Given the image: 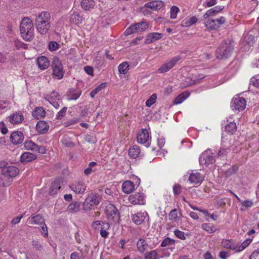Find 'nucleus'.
Wrapping results in <instances>:
<instances>
[{
  "instance_id": "0eeeda50",
  "label": "nucleus",
  "mask_w": 259,
  "mask_h": 259,
  "mask_svg": "<svg viewBox=\"0 0 259 259\" xmlns=\"http://www.w3.org/2000/svg\"><path fill=\"white\" fill-rule=\"evenodd\" d=\"M52 68L53 75L58 79L63 78L64 71L61 61L59 58L54 57L53 60Z\"/></svg>"
},
{
  "instance_id": "37998d69",
  "label": "nucleus",
  "mask_w": 259,
  "mask_h": 259,
  "mask_svg": "<svg viewBox=\"0 0 259 259\" xmlns=\"http://www.w3.org/2000/svg\"><path fill=\"white\" fill-rule=\"evenodd\" d=\"M244 42L247 45V48L249 50L255 41L254 37L251 34H247L244 36Z\"/></svg>"
},
{
  "instance_id": "052dcab7",
  "label": "nucleus",
  "mask_w": 259,
  "mask_h": 259,
  "mask_svg": "<svg viewBox=\"0 0 259 259\" xmlns=\"http://www.w3.org/2000/svg\"><path fill=\"white\" fill-rule=\"evenodd\" d=\"M70 259H84V258L81 253L73 252L70 255Z\"/></svg>"
},
{
  "instance_id": "e433bc0d",
  "label": "nucleus",
  "mask_w": 259,
  "mask_h": 259,
  "mask_svg": "<svg viewBox=\"0 0 259 259\" xmlns=\"http://www.w3.org/2000/svg\"><path fill=\"white\" fill-rule=\"evenodd\" d=\"M189 96V93L187 92H183L178 95L174 100L175 104H179L182 103Z\"/></svg>"
},
{
  "instance_id": "864d4df0",
  "label": "nucleus",
  "mask_w": 259,
  "mask_h": 259,
  "mask_svg": "<svg viewBox=\"0 0 259 259\" xmlns=\"http://www.w3.org/2000/svg\"><path fill=\"white\" fill-rule=\"evenodd\" d=\"M179 11V9L177 6H174L171 7L170 11V18L172 19H176Z\"/></svg>"
},
{
  "instance_id": "680f3d73",
  "label": "nucleus",
  "mask_w": 259,
  "mask_h": 259,
  "mask_svg": "<svg viewBox=\"0 0 259 259\" xmlns=\"http://www.w3.org/2000/svg\"><path fill=\"white\" fill-rule=\"evenodd\" d=\"M216 24L218 25V28L220 26L226 22V19L224 17H220V18L214 19Z\"/></svg>"
},
{
  "instance_id": "3c124183",
  "label": "nucleus",
  "mask_w": 259,
  "mask_h": 259,
  "mask_svg": "<svg viewBox=\"0 0 259 259\" xmlns=\"http://www.w3.org/2000/svg\"><path fill=\"white\" fill-rule=\"evenodd\" d=\"M157 96L155 94H153L146 102L147 107H150L154 104L156 101Z\"/></svg>"
},
{
  "instance_id": "6e6552de",
  "label": "nucleus",
  "mask_w": 259,
  "mask_h": 259,
  "mask_svg": "<svg viewBox=\"0 0 259 259\" xmlns=\"http://www.w3.org/2000/svg\"><path fill=\"white\" fill-rule=\"evenodd\" d=\"M150 133L146 129L141 130L137 137V141L139 143L144 144L147 147L150 146L151 142V137Z\"/></svg>"
},
{
  "instance_id": "c9c22d12",
  "label": "nucleus",
  "mask_w": 259,
  "mask_h": 259,
  "mask_svg": "<svg viewBox=\"0 0 259 259\" xmlns=\"http://www.w3.org/2000/svg\"><path fill=\"white\" fill-rule=\"evenodd\" d=\"M216 24L214 19L209 18L204 22L205 27L209 30H217L218 29V25Z\"/></svg>"
},
{
  "instance_id": "5701e85b",
  "label": "nucleus",
  "mask_w": 259,
  "mask_h": 259,
  "mask_svg": "<svg viewBox=\"0 0 259 259\" xmlns=\"http://www.w3.org/2000/svg\"><path fill=\"white\" fill-rule=\"evenodd\" d=\"M46 111L42 107H36L32 112V116L37 119L44 118L46 116Z\"/></svg>"
},
{
  "instance_id": "13d9d810",
  "label": "nucleus",
  "mask_w": 259,
  "mask_h": 259,
  "mask_svg": "<svg viewBox=\"0 0 259 259\" xmlns=\"http://www.w3.org/2000/svg\"><path fill=\"white\" fill-rule=\"evenodd\" d=\"M59 45L54 41H51L49 44V50L51 51H56L59 48Z\"/></svg>"
},
{
  "instance_id": "bf43d9fd",
  "label": "nucleus",
  "mask_w": 259,
  "mask_h": 259,
  "mask_svg": "<svg viewBox=\"0 0 259 259\" xmlns=\"http://www.w3.org/2000/svg\"><path fill=\"white\" fill-rule=\"evenodd\" d=\"M67 108L64 107L59 112L57 113L56 116V118L57 119H61L63 117H64L66 113Z\"/></svg>"
},
{
  "instance_id": "412c9836",
  "label": "nucleus",
  "mask_w": 259,
  "mask_h": 259,
  "mask_svg": "<svg viewBox=\"0 0 259 259\" xmlns=\"http://www.w3.org/2000/svg\"><path fill=\"white\" fill-rule=\"evenodd\" d=\"M36 155L32 153L25 152L23 153L20 156V161L24 163L30 162L36 158Z\"/></svg>"
},
{
  "instance_id": "39448f33",
  "label": "nucleus",
  "mask_w": 259,
  "mask_h": 259,
  "mask_svg": "<svg viewBox=\"0 0 259 259\" xmlns=\"http://www.w3.org/2000/svg\"><path fill=\"white\" fill-rule=\"evenodd\" d=\"M106 216L111 224L117 223L120 219L119 212L116 207L112 204H108L105 208Z\"/></svg>"
},
{
  "instance_id": "1a4fd4ad",
  "label": "nucleus",
  "mask_w": 259,
  "mask_h": 259,
  "mask_svg": "<svg viewBox=\"0 0 259 259\" xmlns=\"http://www.w3.org/2000/svg\"><path fill=\"white\" fill-rule=\"evenodd\" d=\"M99 203L98 198L96 194L93 193L89 194L83 202V208L86 210H91L94 206L97 205Z\"/></svg>"
},
{
  "instance_id": "58836bf2",
  "label": "nucleus",
  "mask_w": 259,
  "mask_h": 259,
  "mask_svg": "<svg viewBox=\"0 0 259 259\" xmlns=\"http://www.w3.org/2000/svg\"><path fill=\"white\" fill-rule=\"evenodd\" d=\"M225 131L230 134H233L236 131L237 126L236 123L234 122H230L225 126Z\"/></svg>"
},
{
  "instance_id": "a18cd8bd",
  "label": "nucleus",
  "mask_w": 259,
  "mask_h": 259,
  "mask_svg": "<svg viewBox=\"0 0 259 259\" xmlns=\"http://www.w3.org/2000/svg\"><path fill=\"white\" fill-rule=\"evenodd\" d=\"M145 259H159L157 252L156 250L147 252L144 255Z\"/></svg>"
},
{
  "instance_id": "a211bd4d",
  "label": "nucleus",
  "mask_w": 259,
  "mask_h": 259,
  "mask_svg": "<svg viewBox=\"0 0 259 259\" xmlns=\"http://www.w3.org/2000/svg\"><path fill=\"white\" fill-rule=\"evenodd\" d=\"M37 65L38 67L41 70L48 68L50 65V61L45 56H40L37 59Z\"/></svg>"
},
{
  "instance_id": "9b49d317",
  "label": "nucleus",
  "mask_w": 259,
  "mask_h": 259,
  "mask_svg": "<svg viewBox=\"0 0 259 259\" xmlns=\"http://www.w3.org/2000/svg\"><path fill=\"white\" fill-rule=\"evenodd\" d=\"M246 105V101L244 99L239 97L234 98L231 104L232 110L235 111H240L244 110Z\"/></svg>"
},
{
  "instance_id": "338daca9",
  "label": "nucleus",
  "mask_w": 259,
  "mask_h": 259,
  "mask_svg": "<svg viewBox=\"0 0 259 259\" xmlns=\"http://www.w3.org/2000/svg\"><path fill=\"white\" fill-rule=\"evenodd\" d=\"M136 32H137L136 29L135 28H134V25H133L126 29L124 33L125 35H128Z\"/></svg>"
},
{
  "instance_id": "603ef678",
  "label": "nucleus",
  "mask_w": 259,
  "mask_h": 259,
  "mask_svg": "<svg viewBox=\"0 0 259 259\" xmlns=\"http://www.w3.org/2000/svg\"><path fill=\"white\" fill-rule=\"evenodd\" d=\"M46 99L48 101L60 100L61 99V96L58 92L54 91L50 94V96L48 98H46Z\"/></svg>"
},
{
  "instance_id": "f704fd0d",
  "label": "nucleus",
  "mask_w": 259,
  "mask_h": 259,
  "mask_svg": "<svg viewBox=\"0 0 259 259\" xmlns=\"http://www.w3.org/2000/svg\"><path fill=\"white\" fill-rule=\"evenodd\" d=\"M82 17L77 13H73L70 15V21L71 23L74 24H79L81 23Z\"/></svg>"
},
{
  "instance_id": "cd10ccee",
  "label": "nucleus",
  "mask_w": 259,
  "mask_h": 259,
  "mask_svg": "<svg viewBox=\"0 0 259 259\" xmlns=\"http://www.w3.org/2000/svg\"><path fill=\"white\" fill-rule=\"evenodd\" d=\"M122 189L124 193L129 194L132 192L135 189V185L131 181H126L123 183Z\"/></svg>"
},
{
  "instance_id": "423d86ee",
  "label": "nucleus",
  "mask_w": 259,
  "mask_h": 259,
  "mask_svg": "<svg viewBox=\"0 0 259 259\" xmlns=\"http://www.w3.org/2000/svg\"><path fill=\"white\" fill-rule=\"evenodd\" d=\"M200 164L203 167H207L214 163L215 155L209 149L203 152L199 159Z\"/></svg>"
},
{
  "instance_id": "a878e982",
  "label": "nucleus",
  "mask_w": 259,
  "mask_h": 259,
  "mask_svg": "<svg viewBox=\"0 0 259 259\" xmlns=\"http://www.w3.org/2000/svg\"><path fill=\"white\" fill-rule=\"evenodd\" d=\"M146 6L153 11L160 10L164 6V3L162 1H155L146 3Z\"/></svg>"
},
{
  "instance_id": "72a5a7b5",
  "label": "nucleus",
  "mask_w": 259,
  "mask_h": 259,
  "mask_svg": "<svg viewBox=\"0 0 259 259\" xmlns=\"http://www.w3.org/2000/svg\"><path fill=\"white\" fill-rule=\"evenodd\" d=\"M23 145L25 149L28 151H35L37 148V145L31 140L25 141Z\"/></svg>"
},
{
  "instance_id": "f8f14e48",
  "label": "nucleus",
  "mask_w": 259,
  "mask_h": 259,
  "mask_svg": "<svg viewBox=\"0 0 259 259\" xmlns=\"http://www.w3.org/2000/svg\"><path fill=\"white\" fill-rule=\"evenodd\" d=\"M7 119L12 124H19L23 122L24 117L21 112L16 111L10 114Z\"/></svg>"
},
{
  "instance_id": "2eb2a0df",
  "label": "nucleus",
  "mask_w": 259,
  "mask_h": 259,
  "mask_svg": "<svg viewBox=\"0 0 259 259\" xmlns=\"http://www.w3.org/2000/svg\"><path fill=\"white\" fill-rule=\"evenodd\" d=\"M10 140L13 144L18 145L23 141L24 135L21 132H14L11 134Z\"/></svg>"
},
{
  "instance_id": "49530a36",
  "label": "nucleus",
  "mask_w": 259,
  "mask_h": 259,
  "mask_svg": "<svg viewBox=\"0 0 259 259\" xmlns=\"http://www.w3.org/2000/svg\"><path fill=\"white\" fill-rule=\"evenodd\" d=\"M118 71L119 73L125 74L129 69V65L127 62H124L118 66Z\"/></svg>"
},
{
  "instance_id": "aec40b11",
  "label": "nucleus",
  "mask_w": 259,
  "mask_h": 259,
  "mask_svg": "<svg viewBox=\"0 0 259 259\" xmlns=\"http://www.w3.org/2000/svg\"><path fill=\"white\" fill-rule=\"evenodd\" d=\"M224 8V6H217L207 10L203 17L205 19L215 16L219 12Z\"/></svg>"
},
{
  "instance_id": "c03bdc74",
  "label": "nucleus",
  "mask_w": 259,
  "mask_h": 259,
  "mask_svg": "<svg viewBox=\"0 0 259 259\" xmlns=\"http://www.w3.org/2000/svg\"><path fill=\"white\" fill-rule=\"evenodd\" d=\"M106 85V83L104 82L102 83L99 85H98L97 87L95 88L91 93H90V96L92 98H94L96 95L100 91H101L102 89H104Z\"/></svg>"
},
{
  "instance_id": "c85d7f7f",
  "label": "nucleus",
  "mask_w": 259,
  "mask_h": 259,
  "mask_svg": "<svg viewBox=\"0 0 259 259\" xmlns=\"http://www.w3.org/2000/svg\"><path fill=\"white\" fill-rule=\"evenodd\" d=\"M128 155L131 158L136 159L140 156V149L138 146L134 145L128 150Z\"/></svg>"
},
{
  "instance_id": "4c0bfd02",
  "label": "nucleus",
  "mask_w": 259,
  "mask_h": 259,
  "mask_svg": "<svg viewBox=\"0 0 259 259\" xmlns=\"http://www.w3.org/2000/svg\"><path fill=\"white\" fill-rule=\"evenodd\" d=\"M95 4L93 0H82L81 2V6L84 10H89L93 8Z\"/></svg>"
},
{
  "instance_id": "b1692460",
  "label": "nucleus",
  "mask_w": 259,
  "mask_h": 259,
  "mask_svg": "<svg viewBox=\"0 0 259 259\" xmlns=\"http://www.w3.org/2000/svg\"><path fill=\"white\" fill-rule=\"evenodd\" d=\"M61 188V182L59 179H56L53 181L49 188V194L51 195H56Z\"/></svg>"
},
{
  "instance_id": "0e129e2a",
  "label": "nucleus",
  "mask_w": 259,
  "mask_h": 259,
  "mask_svg": "<svg viewBox=\"0 0 259 259\" xmlns=\"http://www.w3.org/2000/svg\"><path fill=\"white\" fill-rule=\"evenodd\" d=\"M173 192L175 195H178L181 192V187L179 185H175L173 187Z\"/></svg>"
},
{
  "instance_id": "ddd939ff",
  "label": "nucleus",
  "mask_w": 259,
  "mask_h": 259,
  "mask_svg": "<svg viewBox=\"0 0 259 259\" xmlns=\"http://www.w3.org/2000/svg\"><path fill=\"white\" fill-rule=\"evenodd\" d=\"M128 200L130 203L135 205H144L146 202L145 196L144 194L141 193H136L131 195L128 197Z\"/></svg>"
},
{
  "instance_id": "9d476101",
  "label": "nucleus",
  "mask_w": 259,
  "mask_h": 259,
  "mask_svg": "<svg viewBox=\"0 0 259 259\" xmlns=\"http://www.w3.org/2000/svg\"><path fill=\"white\" fill-rule=\"evenodd\" d=\"M181 59L180 56H177L172 59L166 61L158 69V72L159 73H164L169 71Z\"/></svg>"
},
{
  "instance_id": "e2e57ef3",
  "label": "nucleus",
  "mask_w": 259,
  "mask_h": 259,
  "mask_svg": "<svg viewBox=\"0 0 259 259\" xmlns=\"http://www.w3.org/2000/svg\"><path fill=\"white\" fill-rule=\"evenodd\" d=\"M40 232L41 234L45 237H47L48 235V229L46 225L44 223L42 226H41L40 229Z\"/></svg>"
},
{
  "instance_id": "c756f323",
  "label": "nucleus",
  "mask_w": 259,
  "mask_h": 259,
  "mask_svg": "<svg viewBox=\"0 0 259 259\" xmlns=\"http://www.w3.org/2000/svg\"><path fill=\"white\" fill-rule=\"evenodd\" d=\"M197 21V18L195 16L187 17L182 21L181 25L184 27H189L196 23Z\"/></svg>"
},
{
  "instance_id": "7ed1b4c3",
  "label": "nucleus",
  "mask_w": 259,
  "mask_h": 259,
  "mask_svg": "<svg viewBox=\"0 0 259 259\" xmlns=\"http://www.w3.org/2000/svg\"><path fill=\"white\" fill-rule=\"evenodd\" d=\"M252 239L247 238L242 243H234L232 240L223 239L222 246L226 248L230 249L236 252H239L246 248L252 242Z\"/></svg>"
},
{
  "instance_id": "ea45409f",
  "label": "nucleus",
  "mask_w": 259,
  "mask_h": 259,
  "mask_svg": "<svg viewBox=\"0 0 259 259\" xmlns=\"http://www.w3.org/2000/svg\"><path fill=\"white\" fill-rule=\"evenodd\" d=\"M175 241L174 239L167 237L162 241L160 246L161 247H168L169 248L172 249L174 248L172 246L175 245Z\"/></svg>"
},
{
  "instance_id": "6ab92c4d",
  "label": "nucleus",
  "mask_w": 259,
  "mask_h": 259,
  "mask_svg": "<svg viewBox=\"0 0 259 259\" xmlns=\"http://www.w3.org/2000/svg\"><path fill=\"white\" fill-rule=\"evenodd\" d=\"M148 213L146 211L139 212L132 217L133 222L137 225H140L145 220Z\"/></svg>"
},
{
  "instance_id": "f03ea898",
  "label": "nucleus",
  "mask_w": 259,
  "mask_h": 259,
  "mask_svg": "<svg viewBox=\"0 0 259 259\" xmlns=\"http://www.w3.org/2000/svg\"><path fill=\"white\" fill-rule=\"evenodd\" d=\"M20 31L22 37L26 41H30L34 37V27L32 20L23 18L20 24Z\"/></svg>"
},
{
  "instance_id": "4be33fe9",
  "label": "nucleus",
  "mask_w": 259,
  "mask_h": 259,
  "mask_svg": "<svg viewBox=\"0 0 259 259\" xmlns=\"http://www.w3.org/2000/svg\"><path fill=\"white\" fill-rule=\"evenodd\" d=\"M162 33L158 32L150 33L146 36L145 42L147 44H149L156 40L160 39L162 37Z\"/></svg>"
},
{
  "instance_id": "f3484780",
  "label": "nucleus",
  "mask_w": 259,
  "mask_h": 259,
  "mask_svg": "<svg viewBox=\"0 0 259 259\" xmlns=\"http://www.w3.org/2000/svg\"><path fill=\"white\" fill-rule=\"evenodd\" d=\"M203 180V176L199 172L195 171L190 174L189 178V181L194 184L201 183Z\"/></svg>"
},
{
  "instance_id": "7c9ffc66",
  "label": "nucleus",
  "mask_w": 259,
  "mask_h": 259,
  "mask_svg": "<svg viewBox=\"0 0 259 259\" xmlns=\"http://www.w3.org/2000/svg\"><path fill=\"white\" fill-rule=\"evenodd\" d=\"M12 182V180H11L4 172L1 171L0 174V186H9Z\"/></svg>"
},
{
  "instance_id": "4d7b16f0",
  "label": "nucleus",
  "mask_w": 259,
  "mask_h": 259,
  "mask_svg": "<svg viewBox=\"0 0 259 259\" xmlns=\"http://www.w3.org/2000/svg\"><path fill=\"white\" fill-rule=\"evenodd\" d=\"M174 233L177 238L181 240H185L186 239L185 233L183 231L176 229L174 231Z\"/></svg>"
},
{
  "instance_id": "8fccbe9b",
  "label": "nucleus",
  "mask_w": 259,
  "mask_h": 259,
  "mask_svg": "<svg viewBox=\"0 0 259 259\" xmlns=\"http://www.w3.org/2000/svg\"><path fill=\"white\" fill-rule=\"evenodd\" d=\"M240 203L241 204V210L242 211L244 210L245 208L252 207L253 205V201L250 199L241 200Z\"/></svg>"
},
{
  "instance_id": "79ce46f5",
  "label": "nucleus",
  "mask_w": 259,
  "mask_h": 259,
  "mask_svg": "<svg viewBox=\"0 0 259 259\" xmlns=\"http://www.w3.org/2000/svg\"><path fill=\"white\" fill-rule=\"evenodd\" d=\"M202 228L203 230L209 233H213L217 230L216 227L210 223H204L202 225Z\"/></svg>"
},
{
  "instance_id": "4468645a",
  "label": "nucleus",
  "mask_w": 259,
  "mask_h": 259,
  "mask_svg": "<svg viewBox=\"0 0 259 259\" xmlns=\"http://www.w3.org/2000/svg\"><path fill=\"white\" fill-rule=\"evenodd\" d=\"M2 171L4 172L9 178L12 180L13 177H16L19 173V169L15 166H8L3 167Z\"/></svg>"
},
{
  "instance_id": "09e8293b",
  "label": "nucleus",
  "mask_w": 259,
  "mask_h": 259,
  "mask_svg": "<svg viewBox=\"0 0 259 259\" xmlns=\"http://www.w3.org/2000/svg\"><path fill=\"white\" fill-rule=\"evenodd\" d=\"M148 27V24L146 22H141L140 23L134 24V28H135L136 31H144Z\"/></svg>"
},
{
  "instance_id": "69168bd1",
  "label": "nucleus",
  "mask_w": 259,
  "mask_h": 259,
  "mask_svg": "<svg viewBox=\"0 0 259 259\" xmlns=\"http://www.w3.org/2000/svg\"><path fill=\"white\" fill-rule=\"evenodd\" d=\"M0 130H1L2 133L3 135L7 134L8 132V128H7L5 123L3 121H1L0 122Z\"/></svg>"
},
{
  "instance_id": "473e14b6",
  "label": "nucleus",
  "mask_w": 259,
  "mask_h": 259,
  "mask_svg": "<svg viewBox=\"0 0 259 259\" xmlns=\"http://www.w3.org/2000/svg\"><path fill=\"white\" fill-rule=\"evenodd\" d=\"M138 251L141 253H144L148 248V244L143 239H140L137 243Z\"/></svg>"
},
{
  "instance_id": "5fc2aeb1",
  "label": "nucleus",
  "mask_w": 259,
  "mask_h": 259,
  "mask_svg": "<svg viewBox=\"0 0 259 259\" xmlns=\"http://www.w3.org/2000/svg\"><path fill=\"white\" fill-rule=\"evenodd\" d=\"M153 10L152 9L146 6V4L144 5V6L141 8V12L145 15L148 16L151 14Z\"/></svg>"
},
{
  "instance_id": "6e6d98bb",
  "label": "nucleus",
  "mask_w": 259,
  "mask_h": 259,
  "mask_svg": "<svg viewBox=\"0 0 259 259\" xmlns=\"http://www.w3.org/2000/svg\"><path fill=\"white\" fill-rule=\"evenodd\" d=\"M250 84L256 88L259 87V75H256L250 79Z\"/></svg>"
},
{
  "instance_id": "2f4dec72",
  "label": "nucleus",
  "mask_w": 259,
  "mask_h": 259,
  "mask_svg": "<svg viewBox=\"0 0 259 259\" xmlns=\"http://www.w3.org/2000/svg\"><path fill=\"white\" fill-rule=\"evenodd\" d=\"M29 223L31 225L36 224L39 225L44 223V220L39 214H37L31 218H29L28 220Z\"/></svg>"
},
{
  "instance_id": "de8ad7c7",
  "label": "nucleus",
  "mask_w": 259,
  "mask_h": 259,
  "mask_svg": "<svg viewBox=\"0 0 259 259\" xmlns=\"http://www.w3.org/2000/svg\"><path fill=\"white\" fill-rule=\"evenodd\" d=\"M81 94V91L80 90H74L68 95V99L69 100H76L80 96Z\"/></svg>"
},
{
  "instance_id": "393cba45",
  "label": "nucleus",
  "mask_w": 259,
  "mask_h": 259,
  "mask_svg": "<svg viewBox=\"0 0 259 259\" xmlns=\"http://www.w3.org/2000/svg\"><path fill=\"white\" fill-rule=\"evenodd\" d=\"M49 128L48 123L43 120L38 121L36 125V129L40 134H44L47 132Z\"/></svg>"
},
{
  "instance_id": "dca6fc26",
  "label": "nucleus",
  "mask_w": 259,
  "mask_h": 259,
  "mask_svg": "<svg viewBox=\"0 0 259 259\" xmlns=\"http://www.w3.org/2000/svg\"><path fill=\"white\" fill-rule=\"evenodd\" d=\"M70 189L76 193H83L86 189V186L82 181L72 184Z\"/></svg>"
},
{
  "instance_id": "bb28decb",
  "label": "nucleus",
  "mask_w": 259,
  "mask_h": 259,
  "mask_svg": "<svg viewBox=\"0 0 259 259\" xmlns=\"http://www.w3.org/2000/svg\"><path fill=\"white\" fill-rule=\"evenodd\" d=\"M182 213L179 210L173 209L168 214V219L171 222H176L180 219Z\"/></svg>"
},
{
  "instance_id": "20e7f679",
  "label": "nucleus",
  "mask_w": 259,
  "mask_h": 259,
  "mask_svg": "<svg viewBox=\"0 0 259 259\" xmlns=\"http://www.w3.org/2000/svg\"><path fill=\"white\" fill-rule=\"evenodd\" d=\"M234 50V41L227 39L223 41L216 52L219 59L227 58L231 56Z\"/></svg>"
},
{
  "instance_id": "a19ab883",
  "label": "nucleus",
  "mask_w": 259,
  "mask_h": 259,
  "mask_svg": "<svg viewBox=\"0 0 259 259\" xmlns=\"http://www.w3.org/2000/svg\"><path fill=\"white\" fill-rule=\"evenodd\" d=\"M79 203L78 202H73L68 205L67 210L70 212H76L79 210Z\"/></svg>"
},
{
  "instance_id": "f257e3e1",
  "label": "nucleus",
  "mask_w": 259,
  "mask_h": 259,
  "mask_svg": "<svg viewBox=\"0 0 259 259\" xmlns=\"http://www.w3.org/2000/svg\"><path fill=\"white\" fill-rule=\"evenodd\" d=\"M50 13L46 11L41 12L36 16L35 20L36 27L37 31L41 34L47 33L50 29Z\"/></svg>"
},
{
  "instance_id": "774afa93",
  "label": "nucleus",
  "mask_w": 259,
  "mask_h": 259,
  "mask_svg": "<svg viewBox=\"0 0 259 259\" xmlns=\"http://www.w3.org/2000/svg\"><path fill=\"white\" fill-rule=\"evenodd\" d=\"M249 259H259V248L254 250L251 254Z\"/></svg>"
}]
</instances>
